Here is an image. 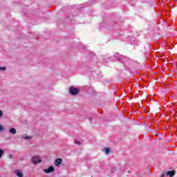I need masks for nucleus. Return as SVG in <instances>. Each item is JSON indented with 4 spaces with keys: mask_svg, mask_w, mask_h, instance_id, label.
<instances>
[{
    "mask_svg": "<svg viewBox=\"0 0 177 177\" xmlns=\"http://www.w3.org/2000/svg\"><path fill=\"white\" fill-rule=\"evenodd\" d=\"M69 93L73 95H78L80 90L74 86H71L69 88Z\"/></svg>",
    "mask_w": 177,
    "mask_h": 177,
    "instance_id": "nucleus-1",
    "label": "nucleus"
},
{
    "mask_svg": "<svg viewBox=\"0 0 177 177\" xmlns=\"http://www.w3.org/2000/svg\"><path fill=\"white\" fill-rule=\"evenodd\" d=\"M32 161L34 164L37 165V164H39V162H41V158H39V156H33L32 158Z\"/></svg>",
    "mask_w": 177,
    "mask_h": 177,
    "instance_id": "nucleus-2",
    "label": "nucleus"
},
{
    "mask_svg": "<svg viewBox=\"0 0 177 177\" xmlns=\"http://www.w3.org/2000/svg\"><path fill=\"white\" fill-rule=\"evenodd\" d=\"M53 171H55V167L53 166H50L48 169H44V172H45V174H50V172H53Z\"/></svg>",
    "mask_w": 177,
    "mask_h": 177,
    "instance_id": "nucleus-3",
    "label": "nucleus"
},
{
    "mask_svg": "<svg viewBox=\"0 0 177 177\" xmlns=\"http://www.w3.org/2000/svg\"><path fill=\"white\" fill-rule=\"evenodd\" d=\"M15 174L17 177H23L24 176V174H23V172L21 171V170H15Z\"/></svg>",
    "mask_w": 177,
    "mask_h": 177,
    "instance_id": "nucleus-4",
    "label": "nucleus"
},
{
    "mask_svg": "<svg viewBox=\"0 0 177 177\" xmlns=\"http://www.w3.org/2000/svg\"><path fill=\"white\" fill-rule=\"evenodd\" d=\"M62 162H63V160L62 158H57L55 161V165H56L57 167H59V165H60Z\"/></svg>",
    "mask_w": 177,
    "mask_h": 177,
    "instance_id": "nucleus-5",
    "label": "nucleus"
},
{
    "mask_svg": "<svg viewBox=\"0 0 177 177\" xmlns=\"http://www.w3.org/2000/svg\"><path fill=\"white\" fill-rule=\"evenodd\" d=\"M175 175V170L169 171L166 173V176L173 177Z\"/></svg>",
    "mask_w": 177,
    "mask_h": 177,
    "instance_id": "nucleus-6",
    "label": "nucleus"
},
{
    "mask_svg": "<svg viewBox=\"0 0 177 177\" xmlns=\"http://www.w3.org/2000/svg\"><path fill=\"white\" fill-rule=\"evenodd\" d=\"M9 131L12 135H16V129L11 128Z\"/></svg>",
    "mask_w": 177,
    "mask_h": 177,
    "instance_id": "nucleus-7",
    "label": "nucleus"
},
{
    "mask_svg": "<svg viewBox=\"0 0 177 177\" xmlns=\"http://www.w3.org/2000/svg\"><path fill=\"white\" fill-rule=\"evenodd\" d=\"M103 151H104L105 154H109L110 153V148H104Z\"/></svg>",
    "mask_w": 177,
    "mask_h": 177,
    "instance_id": "nucleus-8",
    "label": "nucleus"
},
{
    "mask_svg": "<svg viewBox=\"0 0 177 177\" xmlns=\"http://www.w3.org/2000/svg\"><path fill=\"white\" fill-rule=\"evenodd\" d=\"M24 139H25L26 140H31V136H26L25 137H24Z\"/></svg>",
    "mask_w": 177,
    "mask_h": 177,
    "instance_id": "nucleus-9",
    "label": "nucleus"
},
{
    "mask_svg": "<svg viewBox=\"0 0 177 177\" xmlns=\"http://www.w3.org/2000/svg\"><path fill=\"white\" fill-rule=\"evenodd\" d=\"M6 71V67H5V66L1 67L0 66V71L3 72Z\"/></svg>",
    "mask_w": 177,
    "mask_h": 177,
    "instance_id": "nucleus-10",
    "label": "nucleus"
},
{
    "mask_svg": "<svg viewBox=\"0 0 177 177\" xmlns=\"http://www.w3.org/2000/svg\"><path fill=\"white\" fill-rule=\"evenodd\" d=\"M3 154V150L0 149V158H2V155Z\"/></svg>",
    "mask_w": 177,
    "mask_h": 177,
    "instance_id": "nucleus-11",
    "label": "nucleus"
},
{
    "mask_svg": "<svg viewBox=\"0 0 177 177\" xmlns=\"http://www.w3.org/2000/svg\"><path fill=\"white\" fill-rule=\"evenodd\" d=\"M75 145H81V142L78 140H75Z\"/></svg>",
    "mask_w": 177,
    "mask_h": 177,
    "instance_id": "nucleus-12",
    "label": "nucleus"
},
{
    "mask_svg": "<svg viewBox=\"0 0 177 177\" xmlns=\"http://www.w3.org/2000/svg\"><path fill=\"white\" fill-rule=\"evenodd\" d=\"M167 176V173H163L160 175V177H165Z\"/></svg>",
    "mask_w": 177,
    "mask_h": 177,
    "instance_id": "nucleus-13",
    "label": "nucleus"
},
{
    "mask_svg": "<svg viewBox=\"0 0 177 177\" xmlns=\"http://www.w3.org/2000/svg\"><path fill=\"white\" fill-rule=\"evenodd\" d=\"M1 131H3V126L0 124V132H1Z\"/></svg>",
    "mask_w": 177,
    "mask_h": 177,
    "instance_id": "nucleus-14",
    "label": "nucleus"
},
{
    "mask_svg": "<svg viewBox=\"0 0 177 177\" xmlns=\"http://www.w3.org/2000/svg\"><path fill=\"white\" fill-rule=\"evenodd\" d=\"M3 115V112L0 110V118Z\"/></svg>",
    "mask_w": 177,
    "mask_h": 177,
    "instance_id": "nucleus-15",
    "label": "nucleus"
},
{
    "mask_svg": "<svg viewBox=\"0 0 177 177\" xmlns=\"http://www.w3.org/2000/svg\"><path fill=\"white\" fill-rule=\"evenodd\" d=\"M10 158H13V156L12 155H10Z\"/></svg>",
    "mask_w": 177,
    "mask_h": 177,
    "instance_id": "nucleus-16",
    "label": "nucleus"
}]
</instances>
